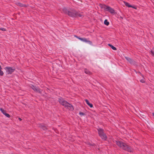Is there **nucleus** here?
Returning a JSON list of instances; mask_svg holds the SVG:
<instances>
[{
	"mask_svg": "<svg viewBox=\"0 0 154 154\" xmlns=\"http://www.w3.org/2000/svg\"><path fill=\"white\" fill-rule=\"evenodd\" d=\"M109 45L111 47V48L114 50H116V48L113 45L109 44Z\"/></svg>",
	"mask_w": 154,
	"mask_h": 154,
	"instance_id": "9b49d317",
	"label": "nucleus"
},
{
	"mask_svg": "<svg viewBox=\"0 0 154 154\" xmlns=\"http://www.w3.org/2000/svg\"><path fill=\"white\" fill-rule=\"evenodd\" d=\"M102 8H103L106 11H108L110 13L113 14L115 13V11L114 10L111 8L110 7L106 6L105 5H102Z\"/></svg>",
	"mask_w": 154,
	"mask_h": 154,
	"instance_id": "39448f33",
	"label": "nucleus"
},
{
	"mask_svg": "<svg viewBox=\"0 0 154 154\" xmlns=\"http://www.w3.org/2000/svg\"><path fill=\"white\" fill-rule=\"evenodd\" d=\"M115 141L117 145L122 149L128 152L132 151V150L125 143L120 141L115 140Z\"/></svg>",
	"mask_w": 154,
	"mask_h": 154,
	"instance_id": "f257e3e1",
	"label": "nucleus"
},
{
	"mask_svg": "<svg viewBox=\"0 0 154 154\" xmlns=\"http://www.w3.org/2000/svg\"><path fill=\"white\" fill-rule=\"evenodd\" d=\"M85 101L87 103V104L90 107L92 108L93 107V105H92V104L90 103L86 99L85 100Z\"/></svg>",
	"mask_w": 154,
	"mask_h": 154,
	"instance_id": "1a4fd4ad",
	"label": "nucleus"
},
{
	"mask_svg": "<svg viewBox=\"0 0 154 154\" xmlns=\"http://www.w3.org/2000/svg\"><path fill=\"white\" fill-rule=\"evenodd\" d=\"M20 6H23V5H22L21 4H20Z\"/></svg>",
	"mask_w": 154,
	"mask_h": 154,
	"instance_id": "5701e85b",
	"label": "nucleus"
},
{
	"mask_svg": "<svg viewBox=\"0 0 154 154\" xmlns=\"http://www.w3.org/2000/svg\"><path fill=\"white\" fill-rule=\"evenodd\" d=\"M79 114L81 116H82L84 115V113L82 112H80Z\"/></svg>",
	"mask_w": 154,
	"mask_h": 154,
	"instance_id": "aec40b11",
	"label": "nucleus"
},
{
	"mask_svg": "<svg viewBox=\"0 0 154 154\" xmlns=\"http://www.w3.org/2000/svg\"><path fill=\"white\" fill-rule=\"evenodd\" d=\"M77 38H78L81 41L83 42H87L90 45L92 44V42L88 40L87 39L85 38H79L78 37H76Z\"/></svg>",
	"mask_w": 154,
	"mask_h": 154,
	"instance_id": "423d86ee",
	"label": "nucleus"
},
{
	"mask_svg": "<svg viewBox=\"0 0 154 154\" xmlns=\"http://www.w3.org/2000/svg\"><path fill=\"white\" fill-rule=\"evenodd\" d=\"M18 119H19V120L20 121H21V120H22V119H20V118H18Z\"/></svg>",
	"mask_w": 154,
	"mask_h": 154,
	"instance_id": "4be33fe9",
	"label": "nucleus"
},
{
	"mask_svg": "<svg viewBox=\"0 0 154 154\" xmlns=\"http://www.w3.org/2000/svg\"><path fill=\"white\" fill-rule=\"evenodd\" d=\"M0 30L4 31H6V29L5 28H0Z\"/></svg>",
	"mask_w": 154,
	"mask_h": 154,
	"instance_id": "6ab92c4d",
	"label": "nucleus"
},
{
	"mask_svg": "<svg viewBox=\"0 0 154 154\" xmlns=\"http://www.w3.org/2000/svg\"><path fill=\"white\" fill-rule=\"evenodd\" d=\"M68 14L70 16L72 17H74L75 16V15H76V14H75V15H74V14H73V13H72L71 12H69L68 11ZM77 15H78L79 16L82 17V14H77Z\"/></svg>",
	"mask_w": 154,
	"mask_h": 154,
	"instance_id": "0eeeda50",
	"label": "nucleus"
},
{
	"mask_svg": "<svg viewBox=\"0 0 154 154\" xmlns=\"http://www.w3.org/2000/svg\"><path fill=\"white\" fill-rule=\"evenodd\" d=\"M126 59L128 61H129L131 64H132L133 63V61L130 58L126 57H125Z\"/></svg>",
	"mask_w": 154,
	"mask_h": 154,
	"instance_id": "9d476101",
	"label": "nucleus"
},
{
	"mask_svg": "<svg viewBox=\"0 0 154 154\" xmlns=\"http://www.w3.org/2000/svg\"><path fill=\"white\" fill-rule=\"evenodd\" d=\"M104 23L106 25H108L109 24V22L106 20H105Z\"/></svg>",
	"mask_w": 154,
	"mask_h": 154,
	"instance_id": "ddd939ff",
	"label": "nucleus"
},
{
	"mask_svg": "<svg viewBox=\"0 0 154 154\" xmlns=\"http://www.w3.org/2000/svg\"><path fill=\"white\" fill-rule=\"evenodd\" d=\"M85 72L86 74H88V71H85Z\"/></svg>",
	"mask_w": 154,
	"mask_h": 154,
	"instance_id": "412c9836",
	"label": "nucleus"
},
{
	"mask_svg": "<svg viewBox=\"0 0 154 154\" xmlns=\"http://www.w3.org/2000/svg\"><path fill=\"white\" fill-rule=\"evenodd\" d=\"M124 3H125V5L126 6H127L128 7H131V5H130L129 3H127V2H124Z\"/></svg>",
	"mask_w": 154,
	"mask_h": 154,
	"instance_id": "f8f14e48",
	"label": "nucleus"
},
{
	"mask_svg": "<svg viewBox=\"0 0 154 154\" xmlns=\"http://www.w3.org/2000/svg\"><path fill=\"white\" fill-rule=\"evenodd\" d=\"M0 110L2 112L4 115L5 113H6L5 111L3 109L1 108Z\"/></svg>",
	"mask_w": 154,
	"mask_h": 154,
	"instance_id": "4468645a",
	"label": "nucleus"
},
{
	"mask_svg": "<svg viewBox=\"0 0 154 154\" xmlns=\"http://www.w3.org/2000/svg\"><path fill=\"white\" fill-rule=\"evenodd\" d=\"M140 82H141L143 83L145 82V81L144 79H142L140 80Z\"/></svg>",
	"mask_w": 154,
	"mask_h": 154,
	"instance_id": "f3484780",
	"label": "nucleus"
},
{
	"mask_svg": "<svg viewBox=\"0 0 154 154\" xmlns=\"http://www.w3.org/2000/svg\"><path fill=\"white\" fill-rule=\"evenodd\" d=\"M151 53H152L153 55H154V48H153L152 50L151 51Z\"/></svg>",
	"mask_w": 154,
	"mask_h": 154,
	"instance_id": "dca6fc26",
	"label": "nucleus"
},
{
	"mask_svg": "<svg viewBox=\"0 0 154 154\" xmlns=\"http://www.w3.org/2000/svg\"><path fill=\"white\" fill-rule=\"evenodd\" d=\"M152 114L153 116H154V113H152Z\"/></svg>",
	"mask_w": 154,
	"mask_h": 154,
	"instance_id": "b1692460",
	"label": "nucleus"
},
{
	"mask_svg": "<svg viewBox=\"0 0 154 154\" xmlns=\"http://www.w3.org/2000/svg\"><path fill=\"white\" fill-rule=\"evenodd\" d=\"M60 103L65 107H67L68 109L71 110L73 109V108L72 106L68 103L67 102L65 101L62 98H60L59 99Z\"/></svg>",
	"mask_w": 154,
	"mask_h": 154,
	"instance_id": "f03ea898",
	"label": "nucleus"
},
{
	"mask_svg": "<svg viewBox=\"0 0 154 154\" xmlns=\"http://www.w3.org/2000/svg\"><path fill=\"white\" fill-rule=\"evenodd\" d=\"M131 7H131V8H134L135 9H137V7L136 6H135L131 5Z\"/></svg>",
	"mask_w": 154,
	"mask_h": 154,
	"instance_id": "a211bd4d",
	"label": "nucleus"
},
{
	"mask_svg": "<svg viewBox=\"0 0 154 154\" xmlns=\"http://www.w3.org/2000/svg\"><path fill=\"white\" fill-rule=\"evenodd\" d=\"M98 133L101 137L104 140H106V136L104 134L103 131V130L101 128H99L98 129Z\"/></svg>",
	"mask_w": 154,
	"mask_h": 154,
	"instance_id": "7ed1b4c3",
	"label": "nucleus"
},
{
	"mask_svg": "<svg viewBox=\"0 0 154 154\" xmlns=\"http://www.w3.org/2000/svg\"><path fill=\"white\" fill-rule=\"evenodd\" d=\"M7 73L8 74H11L14 71L15 69L11 67H6L5 68Z\"/></svg>",
	"mask_w": 154,
	"mask_h": 154,
	"instance_id": "20e7f679",
	"label": "nucleus"
},
{
	"mask_svg": "<svg viewBox=\"0 0 154 154\" xmlns=\"http://www.w3.org/2000/svg\"><path fill=\"white\" fill-rule=\"evenodd\" d=\"M4 115H5L6 117L8 118H9L10 117V116L9 115V114L6 113H5Z\"/></svg>",
	"mask_w": 154,
	"mask_h": 154,
	"instance_id": "2eb2a0df",
	"label": "nucleus"
},
{
	"mask_svg": "<svg viewBox=\"0 0 154 154\" xmlns=\"http://www.w3.org/2000/svg\"><path fill=\"white\" fill-rule=\"evenodd\" d=\"M32 88L34 91H36L38 92H41L40 90L36 87H35L33 85H32Z\"/></svg>",
	"mask_w": 154,
	"mask_h": 154,
	"instance_id": "6e6552de",
	"label": "nucleus"
}]
</instances>
